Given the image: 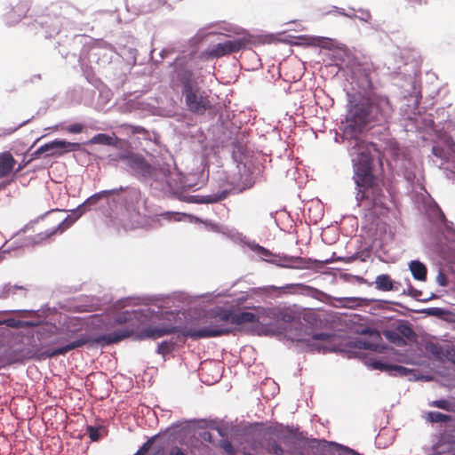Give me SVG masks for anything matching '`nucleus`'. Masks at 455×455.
<instances>
[{"instance_id":"f3484780","label":"nucleus","mask_w":455,"mask_h":455,"mask_svg":"<svg viewBox=\"0 0 455 455\" xmlns=\"http://www.w3.org/2000/svg\"><path fill=\"white\" fill-rule=\"evenodd\" d=\"M120 128L124 131L127 135L129 134H140L144 139H148L149 133L142 126L132 125L129 124H124L120 126Z\"/></svg>"},{"instance_id":"a18cd8bd","label":"nucleus","mask_w":455,"mask_h":455,"mask_svg":"<svg viewBox=\"0 0 455 455\" xmlns=\"http://www.w3.org/2000/svg\"><path fill=\"white\" fill-rule=\"evenodd\" d=\"M163 454H164V449L159 448L152 455H163Z\"/></svg>"},{"instance_id":"a878e982","label":"nucleus","mask_w":455,"mask_h":455,"mask_svg":"<svg viewBox=\"0 0 455 455\" xmlns=\"http://www.w3.org/2000/svg\"><path fill=\"white\" fill-rule=\"evenodd\" d=\"M396 331L403 339L406 338L408 339H411L415 337L413 330L409 325L401 324L396 328Z\"/></svg>"},{"instance_id":"0eeeda50","label":"nucleus","mask_w":455,"mask_h":455,"mask_svg":"<svg viewBox=\"0 0 455 455\" xmlns=\"http://www.w3.org/2000/svg\"><path fill=\"white\" fill-rule=\"evenodd\" d=\"M370 106L371 113L374 110L376 113L372 116L375 122H382L387 120L393 112L392 105L387 97L378 96L371 100Z\"/></svg>"},{"instance_id":"49530a36","label":"nucleus","mask_w":455,"mask_h":455,"mask_svg":"<svg viewBox=\"0 0 455 455\" xmlns=\"http://www.w3.org/2000/svg\"><path fill=\"white\" fill-rule=\"evenodd\" d=\"M433 153L436 156L441 157V155L438 153V149L435 147L433 148Z\"/></svg>"},{"instance_id":"39448f33","label":"nucleus","mask_w":455,"mask_h":455,"mask_svg":"<svg viewBox=\"0 0 455 455\" xmlns=\"http://www.w3.org/2000/svg\"><path fill=\"white\" fill-rule=\"evenodd\" d=\"M346 121V132L355 133L363 132L368 123L373 121L372 116H371L369 104H355L347 115Z\"/></svg>"},{"instance_id":"9b49d317","label":"nucleus","mask_w":455,"mask_h":455,"mask_svg":"<svg viewBox=\"0 0 455 455\" xmlns=\"http://www.w3.org/2000/svg\"><path fill=\"white\" fill-rule=\"evenodd\" d=\"M89 143L113 146L119 148H130V143L128 141L120 140L117 137H111L106 133L96 134L89 140Z\"/></svg>"},{"instance_id":"b1692460","label":"nucleus","mask_w":455,"mask_h":455,"mask_svg":"<svg viewBox=\"0 0 455 455\" xmlns=\"http://www.w3.org/2000/svg\"><path fill=\"white\" fill-rule=\"evenodd\" d=\"M175 343L173 341H162L158 344L157 353L163 355L170 354L174 349Z\"/></svg>"},{"instance_id":"4468645a","label":"nucleus","mask_w":455,"mask_h":455,"mask_svg":"<svg viewBox=\"0 0 455 455\" xmlns=\"http://www.w3.org/2000/svg\"><path fill=\"white\" fill-rule=\"evenodd\" d=\"M15 159L10 152H4L0 155V179L5 178L14 168Z\"/></svg>"},{"instance_id":"e433bc0d","label":"nucleus","mask_w":455,"mask_h":455,"mask_svg":"<svg viewBox=\"0 0 455 455\" xmlns=\"http://www.w3.org/2000/svg\"><path fill=\"white\" fill-rule=\"evenodd\" d=\"M4 323L8 327H11V328H21V320L10 318V319H6L4 321Z\"/></svg>"},{"instance_id":"09e8293b","label":"nucleus","mask_w":455,"mask_h":455,"mask_svg":"<svg viewBox=\"0 0 455 455\" xmlns=\"http://www.w3.org/2000/svg\"><path fill=\"white\" fill-rule=\"evenodd\" d=\"M315 349H316L317 351H321L322 349H323V350H325V349H326V347H315Z\"/></svg>"},{"instance_id":"c03bdc74","label":"nucleus","mask_w":455,"mask_h":455,"mask_svg":"<svg viewBox=\"0 0 455 455\" xmlns=\"http://www.w3.org/2000/svg\"><path fill=\"white\" fill-rule=\"evenodd\" d=\"M360 344H362V346H360V347H363V348H372L373 347H375L373 344H370V343H367V342H359Z\"/></svg>"},{"instance_id":"473e14b6","label":"nucleus","mask_w":455,"mask_h":455,"mask_svg":"<svg viewBox=\"0 0 455 455\" xmlns=\"http://www.w3.org/2000/svg\"><path fill=\"white\" fill-rule=\"evenodd\" d=\"M455 361V347L445 346L443 350V360Z\"/></svg>"},{"instance_id":"ddd939ff","label":"nucleus","mask_w":455,"mask_h":455,"mask_svg":"<svg viewBox=\"0 0 455 455\" xmlns=\"http://www.w3.org/2000/svg\"><path fill=\"white\" fill-rule=\"evenodd\" d=\"M123 188L120 187L119 188H113L108 190H103L99 193H96L92 196H91L89 198H87L80 206L79 208H83L84 211H88L91 209L92 206L97 204L103 197L110 196L113 195H117L119 190H122Z\"/></svg>"},{"instance_id":"2eb2a0df","label":"nucleus","mask_w":455,"mask_h":455,"mask_svg":"<svg viewBox=\"0 0 455 455\" xmlns=\"http://www.w3.org/2000/svg\"><path fill=\"white\" fill-rule=\"evenodd\" d=\"M376 289L383 291H396L397 287L395 286V282L387 274L379 275L375 280Z\"/></svg>"},{"instance_id":"cd10ccee","label":"nucleus","mask_w":455,"mask_h":455,"mask_svg":"<svg viewBox=\"0 0 455 455\" xmlns=\"http://www.w3.org/2000/svg\"><path fill=\"white\" fill-rule=\"evenodd\" d=\"M293 319H294V315L292 313H291L285 309H282V308L279 309L278 318H277L276 322H283V323H291L293 321Z\"/></svg>"},{"instance_id":"7ed1b4c3","label":"nucleus","mask_w":455,"mask_h":455,"mask_svg":"<svg viewBox=\"0 0 455 455\" xmlns=\"http://www.w3.org/2000/svg\"><path fill=\"white\" fill-rule=\"evenodd\" d=\"M181 86V97L187 109L195 115L202 116L212 107L209 94L200 86L195 74L188 68L177 72Z\"/></svg>"},{"instance_id":"5701e85b","label":"nucleus","mask_w":455,"mask_h":455,"mask_svg":"<svg viewBox=\"0 0 455 455\" xmlns=\"http://www.w3.org/2000/svg\"><path fill=\"white\" fill-rule=\"evenodd\" d=\"M430 406L443 409L446 411H453V405L452 403L445 399L441 400H435L430 403Z\"/></svg>"},{"instance_id":"f704fd0d","label":"nucleus","mask_w":455,"mask_h":455,"mask_svg":"<svg viewBox=\"0 0 455 455\" xmlns=\"http://www.w3.org/2000/svg\"><path fill=\"white\" fill-rule=\"evenodd\" d=\"M66 131L69 133H81L84 131V125L81 124H73L66 128Z\"/></svg>"},{"instance_id":"f8f14e48","label":"nucleus","mask_w":455,"mask_h":455,"mask_svg":"<svg viewBox=\"0 0 455 455\" xmlns=\"http://www.w3.org/2000/svg\"><path fill=\"white\" fill-rule=\"evenodd\" d=\"M370 365L374 370H379L381 371H387L395 376H406L409 373V370L401 365L389 364L375 360L370 363Z\"/></svg>"},{"instance_id":"9d476101","label":"nucleus","mask_w":455,"mask_h":455,"mask_svg":"<svg viewBox=\"0 0 455 455\" xmlns=\"http://www.w3.org/2000/svg\"><path fill=\"white\" fill-rule=\"evenodd\" d=\"M120 192H124V201L127 209L139 212L140 205H145L146 204V200L143 199L142 194L139 188H123L122 190L118 191V194Z\"/></svg>"},{"instance_id":"6e6552de","label":"nucleus","mask_w":455,"mask_h":455,"mask_svg":"<svg viewBox=\"0 0 455 455\" xmlns=\"http://www.w3.org/2000/svg\"><path fill=\"white\" fill-rule=\"evenodd\" d=\"M244 46L245 41L243 39L228 40L213 45L208 50L207 53L212 58H220L233 52H237L244 48Z\"/></svg>"},{"instance_id":"dca6fc26","label":"nucleus","mask_w":455,"mask_h":455,"mask_svg":"<svg viewBox=\"0 0 455 455\" xmlns=\"http://www.w3.org/2000/svg\"><path fill=\"white\" fill-rule=\"evenodd\" d=\"M412 276L418 281H425L427 279V270L426 266L419 260H412L409 264Z\"/></svg>"},{"instance_id":"a19ab883","label":"nucleus","mask_w":455,"mask_h":455,"mask_svg":"<svg viewBox=\"0 0 455 455\" xmlns=\"http://www.w3.org/2000/svg\"><path fill=\"white\" fill-rule=\"evenodd\" d=\"M169 455H188L181 448L173 446L169 451Z\"/></svg>"},{"instance_id":"6e6d98bb","label":"nucleus","mask_w":455,"mask_h":455,"mask_svg":"<svg viewBox=\"0 0 455 455\" xmlns=\"http://www.w3.org/2000/svg\"><path fill=\"white\" fill-rule=\"evenodd\" d=\"M419 2L420 3V0H419Z\"/></svg>"},{"instance_id":"bb28decb","label":"nucleus","mask_w":455,"mask_h":455,"mask_svg":"<svg viewBox=\"0 0 455 455\" xmlns=\"http://www.w3.org/2000/svg\"><path fill=\"white\" fill-rule=\"evenodd\" d=\"M267 451L271 455H283L284 451L282 446L275 441L269 442L267 446Z\"/></svg>"},{"instance_id":"79ce46f5","label":"nucleus","mask_w":455,"mask_h":455,"mask_svg":"<svg viewBox=\"0 0 455 455\" xmlns=\"http://www.w3.org/2000/svg\"><path fill=\"white\" fill-rule=\"evenodd\" d=\"M67 221H68V218H67V219H65L63 221H61V222L58 225V227H57V230H59V231H60V233H62L66 228H68L69 227L70 223L66 224V223H67Z\"/></svg>"},{"instance_id":"c9c22d12","label":"nucleus","mask_w":455,"mask_h":455,"mask_svg":"<svg viewBox=\"0 0 455 455\" xmlns=\"http://www.w3.org/2000/svg\"><path fill=\"white\" fill-rule=\"evenodd\" d=\"M427 315H433V316H441L443 315L444 311L443 308L440 307H430L426 310Z\"/></svg>"},{"instance_id":"a211bd4d","label":"nucleus","mask_w":455,"mask_h":455,"mask_svg":"<svg viewBox=\"0 0 455 455\" xmlns=\"http://www.w3.org/2000/svg\"><path fill=\"white\" fill-rule=\"evenodd\" d=\"M255 310L259 311L258 318L259 319V316L268 318L273 321H276L278 318V313L280 307H253Z\"/></svg>"},{"instance_id":"423d86ee","label":"nucleus","mask_w":455,"mask_h":455,"mask_svg":"<svg viewBox=\"0 0 455 455\" xmlns=\"http://www.w3.org/2000/svg\"><path fill=\"white\" fill-rule=\"evenodd\" d=\"M115 161H125L137 176L148 178L154 175L156 169L140 155L127 150L113 158Z\"/></svg>"},{"instance_id":"603ef678","label":"nucleus","mask_w":455,"mask_h":455,"mask_svg":"<svg viewBox=\"0 0 455 455\" xmlns=\"http://www.w3.org/2000/svg\"><path fill=\"white\" fill-rule=\"evenodd\" d=\"M204 371H205L204 368H202V370H201V371H202L201 374L202 375H204Z\"/></svg>"},{"instance_id":"37998d69","label":"nucleus","mask_w":455,"mask_h":455,"mask_svg":"<svg viewBox=\"0 0 455 455\" xmlns=\"http://www.w3.org/2000/svg\"><path fill=\"white\" fill-rule=\"evenodd\" d=\"M36 323L31 321H22L21 320V328H27V327H34Z\"/></svg>"},{"instance_id":"f03ea898","label":"nucleus","mask_w":455,"mask_h":455,"mask_svg":"<svg viewBox=\"0 0 455 455\" xmlns=\"http://www.w3.org/2000/svg\"><path fill=\"white\" fill-rule=\"evenodd\" d=\"M351 150L355 155L352 162L353 179L357 187V204L365 211L375 207L386 208V196L374 174L375 156L379 154L377 146L356 139Z\"/></svg>"},{"instance_id":"393cba45","label":"nucleus","mask_w":455,"mask_h":455,"mask_svg":"<svg viewBox=\"0 0 455 455\" xmlns=\"http://www.w3.org/2000/svg\"><path fill=\"white\" fill-rule=\"evenodd\" d=\"M333 338H334V335L331 334V333H326V332L316 333V334H314L311 337V339L308 340V346L314 347V344L312 342L315 341V340L330 342L332 340Z\"/></svg>"},{"instance_id":"412c9836","label":"nucleus","mask_w":455,"mask_h":455,"mask_svg":"<svg viewBox=\"0 0 455 455\" xmlns=\"http://www.w3.org/2000/svg\"><path fill=\"white\" fill-rule=\"evenodd\" d=\"M292 264V267L299 269L310 268L313 263L311 259H306L301 257H293L289 259Z\"/></svg>"},{"instance_id":"f257e3e1","label":"nucleus","mask_w":455,"mask_h":455,"mask_svg":"<svg viewBox=\"0 0 455 455\" xmlns=\"http://www.w3.org/2000/svg\"><path fill=\"white\" fill-rule=\"evenodd\" d=\"M149 314L150 309L123 311L114 317L111 323L112 327L121 326V328L109 333L99 335L92 339L85 334L81 335L76 340L63 347L47 350L45 355L47 357L52 358L65 355L89 342L107 347L132 336H135L139 340L157 339L164 336L181 332L183 337L196 340L228 335L234 333L237 326L259 323L257 315L251 312H235L230 308L218 307L209 313L204 325L199 328L181 330L179 326H175L166 320L143 327L149 317Z\"/></svg>"},{"instance_id":"c756f323","label":"nucleus","mask_w":455,"mask_h":455,"mask_svg":"<svg viewBox=\"0 0 455 455\" xmlns=\"http://www.w3.org/2000/svg\"><path fill=\"white\" fill-rule=\"evenodd\" d=\"M220 446L228 455L236 454L235 449L234 448L231 442H229L228 440H221L220 442Z\"/></svg>"},{"instance_id":"1a4fd4ad","label":"nucleus","mask_w":455,"mask_h":455,"mask_svg":"<svg viewBox=\"0 0 455 455\" xmlns=\"http://www.w3.org/2000/svg\"><path fill=\"white\" fill-rule=\"evenodd\" d=\"M49 153L46 156H60L64 154L76 151L81 148V144L77 142H69L61 140H55L47 143Z\"/></svg>"},{"instance_id":"2f4dec72","label":"nucleus","mask_w":455,"mask_h":455,"mask_svg":"<svg viewBox=\"0 0 455 455\" xmlns=\"http://www.w3.org/2000/svg\"><path fill=\"white\" fill-rule=\"evenodd\" d=\"M20 12V8H18V10H14V9H13V10H12L11 12H9L7 13V15H6V20H7V23H8L9 25H12L13 23H15V22H17V21L20 20H21V18H22L23 16H25V13H23V14H19V15H18V18H16V17H15V13H16V12Z\"/></svg>"},{"instance_id":"864d4df0","label":"nucleus","mask_w":455,"mask_h":455,"mask_svg":"<svg viewBox=\"0 0 455 455\" xmlns=\"http://www.w3.org/2000/svg\"><path fill=\"white\" fill-rule=\"evenodd\" d=\"M379 165L382 164L381 159H379Z\"/></svg>"},{"instance_id":"4be33fe9","label":"nucleus","mask_w":455,"mask_h":455,"mask_svg":"<svg viewBox=\"0 0 455 455\" xmlns=\"http://www.w3.org/2000/svg\"><path fill=\"white\" fill-rule=\"evenodd\" d=\"M385 337L387 339H388L390 342L394 343L395 345L401 347L406 344L404 339L401 337L400 333L397 332L396 330L395 331H385Z\"/></svg>"},{"instance_id":"3c124183","label":"nucleus","mask_w":455,"mask_h":455,"mask_svg":"<svg viewBox=\"0 0 455 455\" xmlns=\"http://www.w3.org/2000/svg\"><path fill=\"white\" fill-rule=\"evenodd\" d=\"M13 289H19V290H22V291L25 290L23 287H17V286L13 287Z\"/></svg>"},{"instance_id":"c85d7f7f","label":"nucleus","mask_w":455,"mask_h":455,"mask_svg":"<svg viewBox=\"0 0 455 455\" xmlns=\"http://www.w3.org/2000/svg\"><path fill=\"white\" fill-rule=\"evenodd\" d=\"M100 430H103V427H96L92 426H88L86 428V432L89 435L90 439L92 442H96L100 438Z\"/></svg>"},{"instance_id":"de8ad7c7","label":"nucleus","mask_w":455,"mask_h":455,"mask_svg":"<svg viewBox=\"0 0 455 455\" xmlns=\"http://www.w3.org/2000/svg\"><path fill=\"white\" fill-rule=\"evenodd\" d=\"M260 251H262V253H263V254H265V255H268V254H270V253H269V251H268L267 249L263 248V247H260Z\"/></svg>"},{"instance_id":"7c9ffc66","label":"nucleus","mask_w":455,"mask_h":455,"mask_svg":"<svg viewBox=\"0 0 455 455\" xmlns=\"http://www.w3.org/2000/svg\"><path fill=\"white\" fill-rule=\"evenodd\" d=\"M444 347L439 345H432L430 347V353L439 361H443Z\"/></svg>"},{"instance_id":"72a5a7b5","label":"nucleus","mask_w":455,"mask_h":455,"mask_svg":"<svg viewBox=\"0 0 455 455\" xmlns=\"http://www.w3.org/2000/svg\"><path fill=\"white\" fill-rule=\"evenodd\" d=\"M155 437L148 439L146 443L142 444V446L137 451L135 455H145L149 449L151 448L154 443Z\"/></svg>"},{"instance_id":"20e7f679","label":"nucleus","mask_w":455,"mask_h":455,"mask_svg":"<svg viewBox=\"0 0 455 455\" xmlns=\"http://www.w3.org/2000/svg\"><path fill=\"white\" fill-rule=\"evenodd\" d=\"M299 444L298 451L291 452L297 455H357L350 449L342 448L340 445L325 440L307 438L304 433L288 428Z\"/></svg>"},{"instance_id":"8fccbe9b","label":"nucleus","mask_w":455,"mask_h":455,"mask_svg":"<svg viewBox=\"0 0 455 455\" xmlns=\"http://www.w3.org/2000/svg\"><path fill=\"white\" fill-rule=\"evenodd\" d=\"M339 301H342V300L351 301V300H353V299L344 298V299H339Z\"/></svg>"},{"instance_id":"58836bf2","label":"nucleus","mask_w":455,"mask_h":455,"mask_svg":"<svg viewBox=\"0 0 455 455\" xmlns=\"http://www.w3.org/2000/svg\"><path fill=\"white\" fill-rule=\"evenodd\" d=\"M179 213L172 212H165L161 214V216L167 220H180V218L178 217Z\"/></svg>"},{"instance_id":"5fc2aeb1","label":"nucleus","mask_w":455,"mask_h":455,"mask_svg":"<svg viewBox=\"0 0 455 455\" xmlns=\"http://www.w3.org/2000/svg\"><path fill=\"white\" fill-rule=\"evenodd\" d=\"M451 146H452V148H455V144H454V143H452V145H451Z\"/></svg>"},{"instance_id":"aec40b11","label":"nucleus","mask_w":455,"mask_h":455,"mask_svg":"<svg viewBox=\"0 0 455 455\" xmlns=\"http://www.w3.org/2000/svg\"><path fill=\"white\" fill-rule=\"evenodd\" d=\"M427 419L432 423H446L451 421L452 418L439 411H429L427 414Z\"/></svg>"},{"instance_id":"4c0bfd02","label":"nucleus","mask_w":455,"mask_h":455,"mask_svg":"<svg viewBox=\"0 0 455 455\" xmlns=\"http://www.w3.org/2000/svg\"><path fill=\"white\" fill-rule=\"evenodd\" d=\"M48 148V145L47 143H45L44 145H42L41 147H39L33 154V157L34 158H38L42 154L44 153H46V155L49 153V150L48 148Z\"/></svg>"},{"instance_id":"6ab92c4d","label":"nucleus","mask_w":455,"mask_h":455,"mask_svg":"<svg viewBox=\"0 0 455 455\" xmlns=\"http://www.w3.org/2000/svg\"><path fill=\"white\" fill-rule=\"evenodd\" d=\"M228 195V191L223 190L217 194L203 196L201 197V199L198 200L197 202L202 203V204H214V203H218L220 201L224 200L225 198H227Z\"/></svg>"},{"instance_id":"ea45409f","label":"nucleus","mask_w":455,"mask_h":455,"mask_svg":"<svg viewBox=\"0 0 455 455\" xmlns=\"http://www.w3.org/2000/svg\"><path fill=\"white\" fill-rule=\"evenodd\" d=\"M436 281L441 286H446L448 284L447 277L443 272H439L436 276Z\"/></svg>"}]
</instances>
